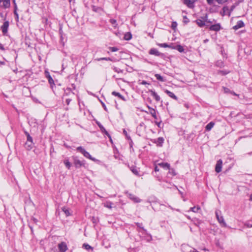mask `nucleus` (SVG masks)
<instances>
[{
	"label": "nucleus",
	"mask_w": 252,
	"mask_h": 252,
	"mask_svg": "<svg viewBox=\"0 0 252 252\" xmlns=\"http://www.w3.org/2000/svg\"><path fill=\"white\" fill-rule=\"evenodd\" d=\"M206 18H207V17H202L201 19H197L196 20V22L198 26L202 27L204 26H208L207 24L209 23V22L206 20Z\"/></svg>",
	"instance_id": "obj_1"
},
{
	"label": "nucleus",
	"mask_w": 252,
	"mask_h": 252,
	"mask_svg": "<svg viewBox=\"0 0 252 252\" xmlns=\"http://www.w3.org/2000/svg\"><path fill=\"white\" fill-rule=\"evenodd\" d=\"M234 6H232L231 7V9H229L227 6H225L223 8V15H228L229 16L231 14V11L233 10V8H234Z\"/></svg>",
	"instance_id": "obj_2"
},
{
	"label": "nucleus",
	"mask_w": 252,
	"mask_h": 252,
	"mask_svg": "<svg viewBox=\"0 0 252 252\" xmlns=\"http://www.w3.org/2000/svg\"><path fill=\"white\" fill-rule=\"evenodd\" d=\"M196 0H183V2L188 7L193 8L194 7V3Z\"/></svg>",
	"instance_id": "obj_3"
},
{
	"label": "nucleus",
	"mask_w": 252,
	"mask_h": 252,
	"mask_svg": "<svg viewBox=\"0 0 252 252\" xmlns=\"http://www.w3.org/2000/svg\"><path fill=\"white\" fill-rule=\"evenodd\" d=\"M222 161L221 159H219L216 165L215 171L217 173H219L221 170Z\"/></svg>",
	"instance_id": "obj_4"
},
{
	"label": "nucleus",
	"mask_w": 252,
	"mask_h": 252,
	"mask_svg": "<svg viewBox=\"0 0 252 252\" xmlns=\"http://www.w3.org/2000/svg\"><path fill=\"white\" fill-rule=\"evenodd\" d=\"M0 6L4 8L9 7L10 0H0Z\"/></svg>",
	"instance_id": "obj_5"
},
{
	"label": "nucleus",
	"mask_w": 252,
	"mask_h": 252,
	"mask_svg": "<svg viewBox=\"0 0 252 252\" xmlns=\"http://www.w3.org/2000/svg\"><path fill=\"white\" fill-rule=\"evenodd\" d=\"M8 26H9L8 21H5L4 22L3 25L1 27L2 32L4 34H5V33H7Z\"/></svg>",
	"instance_id": "obj_6"
},
{
	"label": "nucleus",
	"mask_w": 252,
	"mask_h": 252,
	"mask_svg": "<svg viewBox=\"0 0 252 252\" xmlns=\"http://www.w3.org/2000/svg\"><path fill=\"white\" fill-rule=\"evenodd\" d=\"M58 247L61 252H65L67 249L66 245L64 242L59 244Z\"/></svg>",
	"instance_id": "obj_7"
},
{
	"label": "nucleus",
	"mask_w": 252,
	"mask_h": 252,
	"mask_svg": "<svg viewBox=\"0 0 252 252\" xmlns=\"http://www.w3.org/2000/svg\"><path fill=\"white\" fill-rule=\"evenodd\" d=\"M128 197L135 203H138L141 201V200L138 197L131 193L128 194Z\"/></svg>",
	"instance_id": "obj_8"
},
{
	"label": "nucleus",
	"mask_w": 252,
	"mask_h": 252,
	"mask_svg": "<svg viewBox=\"0 0 252 252\" xmlns=\"http://www.w3.org/2000/svg\"><path fill=\"white\" fill-rule=\"evenodd\" d=\"M244 26V23H243V22L242 21H239L238 22L237 24L233 27V29H234L235 30H237L238 29L242 27H243Z\"/></svg>",
	"instance_id": "obj_9"
},
{
	"label": "nucleus",
	"mask_w": 252,
	"mask_h": 252,
	"mask_svg": "<svg viewBox=\"0 0 252 252\" xmlns=\"http://www.w3.org/2000/svg\"><path fill=\"white\" fill-rule=\"evenodd\" d=\"M220 29V26L219 24L212 25L210 27V30L214 31H219Z\"/></svg>",
	"instance_id": "obj_10"
},
{
	"label": "nucleus",
	"mask_w": 252,
	"mask_h": 252,
	"mask_svg": "<svg viewBox=\"0 0 252 252\" xmlns=\"http://www.w3.org/2000/svg\"><path fill=\"white\" fill-rule=\"evenodd\" d=\"M216 215L218 221H219V222L223 224L224 226H225L226 224L224 221L223 217H222V216L220 217L219 216L218 212H216Z\"/></svg>",
	"instance_id": "obj_11"
},
{
	"label": "nucleus",
	"mask_w": 252,
	"mask_h": 252,
	"mask_svg": "<svg viewBox=\"0 0 252 252\" xmlns=\"http://www.w3.org/2000/svg\"><path fill=\"white\" fill-rule=\"evenodd\" d=\"M160 167L167 169H170V164L167 162H161L158 164Z\"/></svg>",
	"instance_id": "obj_12"
},
{
	"label": "nucleus",
	"mask_w": 252,
	"mask_h": 252,
	"mask_svg": "<svg viewBox=\"0 0 252 252\" xmlns=\"http://www.w3.org/2000/svg\"><path fill=\"white\" fill-rule=\"evenodd\" d=\"M149 53L151 55H154L157 56H159L160 55V53L155 48L151 49L149 51Z\"/></svg>",
	"instance_id": "obj_13"
},
{
	"label": "nucleus",
	"mask_w": 252,
	"mask_h": 252,
	"mask_svg": "<svg viewBox=\"0 0 252 252\" xmlns=\"http://www.w3.org/2000/svg\"><path fill=\"white\" fill-rule=\"evenodd\" d=\"M165 93L168 95L169 96H170V97L175 99V100H177L178 99V98L172 92H171L170 91L167 90H166L164 91Z\"/></svg>",
	"instance_id": "obj_14"
},
{
	"label": "nucleus",
	"mask_w": 252,
	"mask_h": 252,
	"mask_svg": "<svg viewBox=\"0 0 252 252\" xmlns=\"http://www.w3.org/2000/svg\"><path fill=\"white\" fill-rule=\"evenodd\" d=\"M32 146H33L32 141H27V142L25 143V148L28 150H31L32 148Z\"/></svg>",
	"instance_id": "obj_15"
},
{
	"label": "nucleus",
	"mask_w": 252,
	"mask_h": 252,
	"mask_svg": "<svg viewBox=\"0 0 252 252\" xmlns=\"http://www.w3.org/2000/svg\"><path fill=\"white\" fill-rule=\"evenodd\" d=\"M112 95H115V96H118V97H119L121 99L124 100V101H126V98L123 96L120 93H118V92H116L115 91H114L112 93Z\"/></svg>",
	"instance_id": "obj_16"
},
{
	"label": "nucleus",
	"mask_w": 252,
	"mask_h": 252,
	"mask_svg": "<svg viewBox=\"0 0 252 252\" xmlns=\"http://www.w3.org/2000/svg\"><path fill=\"white\" fill-rule=\"evenodd\" d=\"M150 92L151 93V94L153 97H154L156 101H158L160 100V98L159 96L155 92L151 90L150 91Z\"/></svg>",
	"instance_id": "obj_17"
},
{
	"label": "nucleus",
	"mask_w": 252,
	"mask_h": 252,
	"mask_svg": "<svg viewBox=\"0 0 252 252\" xmlns=\"http://www.w3.org/2000/svg\"><path fill=\"white\" fill-rule=\"evenodd\" d=\"M74 164L76 167L79 168L83 165V163L78 159H75L74 161Z\"/></svg>",
	"instance_id": "obj_18"
},
{
	"label": "nucleus",
	"mask_w": 252,
	"mask_h": 252,
	"mask_svg": "<svg viewBox=\"0 0 252 252\" xmlns=\"http://www.w3.org/2000/svg\"><path fill=\"white\" fill-rule=\"evenodd\" d=\"M98 126H99V128H100L101 131L102 132L105 133L106 135H107L110 138V135L108 133V132L106 130V129L104 128V127L100 124H97Z\"/></svg>",
	"instance_id": "obj_19"
},
{
	"label": "nucleus",
	"mask_w": 252,
	"mask_h": 252,
	"mask_svg": "<svg viewBox=\"0 0 252 252\" xmlns=\"http://www.w3.org/2000/svg\"><path fill=\"white\" fill-rule=\"evenodd\" d=\"M215 123L213 122L209 123L205 127V129L207 131L210 130L214 126Z\"/></svg>",
	"instance_id": "obj_20"
},
{
	"label": "nucleus",
	"mask_w": 252,
	"mask_h": 252,
	"mask_svg": "<svg viewBox=\"0 0 252 252\" xmlns=\"http://www.w3.org/2000/svg\"><path fill=\"white\" fill-rule=\"evenodd\" d=\"M82 154L86 158H89L92 160H94V161L95 160V158H92L91 157V156L90 155V154L88 152H87V151H85Z\"/></svg>",
	"instance_id": "obj_21"
},
{
	"label": "nucleus",
	"mask_w": 252,
	"mask_h": 252,
	"mask_svg": "<svg viewBox=\"0 0 252 252\" xmlns=\"http://www.w3.org/2000/svg\"><path fill=\"white\" fill-rule=\"evenodd\" d=\"M130 170L132 172V173L134 174L137 176L139 175L138 169L135 166H131L130 167Z\"/></svg>",
	"instance_id": "obj_22"
},
{
	"label": "nucleus",
	"mask_w": 252,
	"mask_h": 252,
	"mask_svg": "<svg viewBox=\"0 0 252 252\" xmlns=\"http://www.w3.org/2000/svg\"><path fill=\"white\" fill-rule=\"evenodd\" d=\"M83 248H84V249L88 251L91 250V251L92 252L94 250V248L88 244H84L83 245Z\"/></svg>",
	"instance_id": "obj_23"
},
{
	"label": "nucleus",
	"mask_w": 252,
	"mask_h": 252,
	"mask_svg": "<svg viewBox=\"0 0 252 252\" xmlns=\"http://www.w3.org/2000/svg\"><path fill=\"white\" fill-rule=\"evenodd\" d=\"M149 109L150 110V113L152 115V116L155 118H157L156 116V112L154 109L151 108L150 107H149Z\"/></svg>",
	"instance_id": "obj_24"
},
{
	"label": "nucleus",
	"mask_w": 252,
	"mask_h": 252,
	"mask_svg": "<svg viewBox=\"0 0 252 252\" xmlns=\"http://www.w3.org/2000/svg\"><path fill=\"white\" fill-rule=\"evenodd\" d=\"M132 37V35L130 32H127L125 34L124 38L126 40H130Z\"/></svg>",
	"instance_id": "obj_25"
},
{
	"label": "nucleus",
	"mask_w": 252,
	"mask_h": 252,
	"mask_svg": "<svg viewBox=\"0 0 252 252\" xmlns=\"http://www.w3.org/2000/svg\"><path fill=\"white\" fill-rule=\"evenodd\" d=\"M112 202H109V201H107L106 203H104V206L106 208L111 209L112 208Z\"/></svg>",
	"instance_id": "obj_26"
},
{
	"label": "nucleus",
	"mask_w": 252,
	"mask_h": 252,
	"mask_svg": "<svg viewBox=\"0 0 252 252\" xmlns=\"http://www.w3.org/2000/svg\"><path fill=\"white\" fill-rule=\"evenodd\" d=\"M200 209V207L197 206V207H193L190 208V211H192L193 212L196 213Z\"/></svg>",
	"instance_id": "obj_27"
},
{
	"label": "nucleus",
	"mask_w": 252,
	"mask_h": 252,
	"mask_svg": "<svg viewBox=\"0 0 252 252\" xmlns=\"http://www.w3.org/2000/svg\"><path fill=\"white\" fill-rule=\"evenodd\" d=\"M155 76L158 80L161 82L164 81V80L163 79V77L160 75H159L158 74H155Z\"/></svg>",
	"instance_id": "obj_28"
},
{
	"label": "nucleus",
	"mask_w": 252,
	"mask_h": 252,
	"mask_svg": "<svg viewBox=\"0 0 252 252\" xmlns=\"http://www.w3.org/2000/svg\"><path fill=\"white\" fill-rule=\"evenodd\" d=\"M64 163L68 169L70 168L71 166V163H70L68 159H65L64 161Z\"/></svg>",
	"instance_id": "obj_29"
},
{
	"label": "nucleus",
	"mask_w": 252,
	"mask_h": 252,
	"mask_svg": "<svg viewBox=\"0 0 252 252\" xmlns=\"http://www.w3.org/2000/svg\"><path fill=\"white\" fill-rule=\"evenodd\" d=\"M63 211L65 213V214H66V216H68L70 215V213H69V210L65 208V207L63 208L62 209Z\"/></svg>",
	"instance_id": "obj_30"
},
{
	"label": "nucleus",
	"mask_w": 252,
	"mask_h": 252,
	"mask_svg": "<svg viewBox=\"0 0 252 252\" xmlns=\"http://www.w3.org/2000/svg\"><path fill=\"white\" fill-rule=\"evenodd\" d=\"M177 26V23H176V22H172V25H171V28L173 30H174V31L176 30Z\"/></svg>",
	"instance_id": "obj_31"
},
{
	"label": "nucleus",
	"mask_w": 252,
	"mask_h": 252,
	"mask_svg": "<svg viewBox=\"0 0 252 252\" xmlns=\"http://www.w3.org/2000/svg\"><path fill=\"white\" fill-rule=\"evenodd\" d=\"M95 60L97 61H99L101 60H105V61H112L111 59L110 58H101L95 59Z\"/></svg>",
	"instance_id": "obj_32"
},
{
	"label": "nucleus",
	"mask_w": 252,
	"mask_h": 252,
	"mask_svg": "<svg viewBox=\"0 0 252 252\" xmlns=\"http://www.w3.org/2000/svg\"><path fill=\"white\" fill-rule=\"evenodd\" d=\"M164 139L162 137H159L157 139V142L160 145H161L163 142Z\"/></svg>",
	"instance_id": "obj_33"
},
{
	"label": "nucleus",
	"mask_w": 252,
	"mask_h": 252,
	"mask_svg": "<svg viewBox=\"0 0 252 252\" xmlns=\"http://www.w3.org/2000/svg\"><path fill=\"white\" fill-rule=\"evenodd\" d=\"M25 134L27 137V141H32V137L30 136V134L27 132H25Z\"/></svg>",
	"instance_id": "obj_34"
},
{
	"label": "nucleus",
	"mask_w": 252,
	"mask_h": 252,
	"mask_svg": "<svg viewBox=\"0 0 252 252\" xmlns=\"http://www.w3.org/2000/svg\"><path fill=\"white\" fill-rule=\"evenodd\" d=\"M176 49L180 52H183L184 51V48L181 45H178Z\"/></svg>",
	"instance_id": "obj_35"
},
{
	"label": "nucleus",
	"mask_w": 252,
	"mask_h": 252,
	"mask_svg": "<svg viewBox=\"0 0 252 252\" xmlns=\"http://www.w3.org/2000/svg\"><path fill=\"white\" fill-rule=\"evenodd\" d=\"M77 150L81 152L82 154H83L85 151V150L81 146L77 147Z\"/></svg>",
	"instance_id": "obj_36"
},
{
	"label": "nucleus",
	"mask_w": 252,
	"mask_h": 252,
	"mask_svg": "<svg viewBox=\"0 0 252 252\" xmlns=\"http://www.w3.org/2000/svg\"><path fill=\"white\" fill-rule=\"evenodd\" d=\"M109 49L112 52H116V51H117L118 50V49L117 47H109Z\"/></svg>",
	"instance_id": "obj_37"
},
{
	"label": "nucleus",
	"mask_w": 252,
	"mask_h": 252,
	"mask_svg": "<svg viewBox=\"0 0 252 252\" xmlns=\"http://www.w3.org/2000/svg\"><path fill=\"white\" fill-rule=\"evenodd\" d=\"M169 173L171 174L173 176L176 175V174L174 169L170 168V169H169Z\"/></svg>",
	"instance_id": "obj_38"
},
{
	"label": "nucleus",
	"mask_w": 252,
	"mask_h": 252,
	"mask_svg": "<svg viewBox=\"0 0 252 252\" xmlns=\"http://www.w3.org/2000/svg\"><path fill=\"white\" fill-rule=\"evenodd\" d=\"M228 0H216V1L220 4H222Z\"/></svg>",
	"instance_id": "obj_39"
},
{
	"label": "nucleus",
	"mask_w": 252,
	"mask_h": 252,
	"mask_svg": "<svg viewBox=\"0 0 252 252\" xmlns=\"http://www.w3.org/2000/svg\"><path fill=\"white\" fill-rule=\"evenodd\" d=\"M159 45L161 47H164V48L169 47V46L168 44H167L166 43L160 44H159Z\"/></svg>",
	"instance_id": "obj_40"
},
{
	"label": "nucleus",
	"mask_w": 252,
	"mask_h": 252,
	"mask_svg": "<svg viewBox=\"0 0 252 252\" xmlns=\"http://www.w3.org/2000/svg\"><path fill=\"white\" fill-rule=\"evenodd\" d=\"M123 132L128 139H130V137L128 136L127 133L125 129H123Z\"/></svg>",
	"instance_id": "obj_41"
},
{
	"label": "nucleus",
	"mask_w": 252,
	"mask_h": 252,
	"mask_svg": "<svg viewBox=\"0 0 252 252\" xmlns=\"http://www.w3.org/2000/svg\"><path fill=\"white\" fill-rule=\"evenodd\" d=\"M219 73L222 75H225L228 73V72H226L223 70H220L219 71Z\"/></svg>",
	"instance_id": "obj_42"
},
{
	"label": "nucleus",
	"mask_w": 252,
	"mask_h": 252,
	"mask_svg": "<svg viewBox=\"0 0 252 252\" xmlns=\"http://www.w3.org/2000/svg\"><path fill=\"white\" fill-rule=\"evenodd\" d=\"M49 83L51 85L52 84H54V80L52 79V78H51L48 79Z\"/></svg>",
	"instance_id": "obj_43"
},
{
	"label": "nucleus",
	"mask_w": 252,
	"mask_h": 252,
	"mask_svg": "<svg viewBox=\"0 0 252 252\" xmlns=\"http://www.w3.org/2000/svg\"><path fill=\"white\" fill-rule=\"evenodd\" d=\"M45 73L46 74V77H47L48 79L52 78L51 76H50V75L49 74V72L46 71Z\"/></svg>",
	"instance_id": "obj_44"
},
{
	"label": "nucleus",
	"mask_w": 252,
	"mask_h": 252,
	"mask_svg": "<svg viewBox=\"0 0 252 252\" xmlns=\"http://www.w3.org/2000/svg\"><path fill=\"white\" fill-rule=\"evenodd\" d=\"M223 89L224 90V92L226 93H228L230 92V90L229 89L227 88H225V87H223Z\"/></svg>",
	"instance_id": "obj_45"
},
{
	"label": "nucleus",
	"mask_w": 252,
	"mask_h": 252,
	"mask_svg": "<svg viewBox=\"0 0 252 252\" xmlns=\"http://www.w3.org/2000/svg\"><path fill=\"white\" fill-rule=\"evenodd\" d=\"M110 21L112 25H115L116 23V21L114 19H110Z\"/></svg>",
	"instance_id": "obj_46"
},
{
	"label": "nucleus",
	"mask_w": 252,
	"mask_h": 252,
	"mask_svg": "<svg viewBox=\"0 0 252 252\" xmlns=\"http://www.w3.org/2000/svg\"><path fill=\"white\" fill-rule=\"evenodd\" d=\"M222 64H223V63H222V62H218L217 63V65H218V66H220H220H221L222 65Z\"/></svg>",
	"instance_id": "obj_47"
},
{
	"label": "nucleus",
	"mask_w": 252,
	"mask_h": 252,
	"mask_svg": "<svg viewBox=\"0 0 252 252\" xmlns=\"http://www.w3.org/2000/svg\"><path fill=\"white\" fill-rule=\"evenodd\" d=\"M207 2L209 4H212L213 3L214 0H207Z\"/></svg>",
	"instance_id": "obj_48"
},
{
	"label": "nucleus",
	"mask_w": 252,
	"mask_h": 252,
	"mask_svg": "<svg viewBox=\"0 0 252 252\" xmlns=\"http://www.w3.org/2000/svg\"><path fill=\"white\" fill-rule=\"evenodd\" d=\"M101 104H102V105L104 110L107 111V108H106L105 104L103 102H101Z\"/></svg>",
	"instance_id": "obj_49"
},
{
	"label": "nucleus",
	"mask_w": 252,
	"mask_h": 252,
	"mask_svg": "<svg viewBox=\"0 0 252 252\" xmlns=\"http://www.w3.org/2000/svg\"><path fill=\"white\" fill-rule=\"evenodd\" d=\"M70 101H71V99H67L66 100V101H66V104H67V105H68V104H69V103H70Z\"/></svg>",
	"instance_id": "obj_50"
},
{
	"label": "nucleus",
	"mask_w": 252,
	"mask_h": 252,
	"mask_svg": "<svg viewBox=\"0 0 252 252\" xmlns=\"http://www.w3.org/2000/svg\"><path fill=\"white\" fill-rule=\"evenodd\" d=\"M184 22L185 23H188L189 22L188 20V18H187V17H184Z\"/></svg>",
	"instance_id": "obj_51"
},
{
	"label": "nucleus",
	"mask_w": 252,
	"mask_h": 252,
	"mask_svg": "<svg viewBox=\"0 0 252 252\" xmlns=\"http://www.w3.org/2000/svg\"><path fill=\"white\" fill-rule=\"evenodd\" d=\"M0 49L2 50H4V48L3 45L0 43Z\"/></svg>",
	"instance_id": "obj_52"
},
{
	"label": "nucleus",
	"mask_w": 252,
	"mask_h": 252,
	"mask_svg": "<svg viewBox=\"0 0 252 252\" xmlns=\"http://www.w3.org/2000/svg\"><path fill=\"white\" fill-rule=\"evenodd\" d=\"M155 171H156V172L159 171V169L158 168L157 166H155Z\"/></svg>",
	"instance_id": "obj_53"
},
{
	"label": "nucleus",
	"mask_w": 252,
	"mask_h": 252,
	"mask_svg": "<svg viewBox=\"0 0 252 252\" xmlns=\"http://www.w3.org/2000/svg\"><path fill=\"white\" fill-rule=\"evenodd\" d=\"M33 221L35 223H36V222L37 221V219H35V218H33Z\"/></svg>",
	"instance_id": "obj_54"
},
{
	"label": "nucleus",
	"mask_w": 252,
	"mask_h": 252,
	"mask_svg": "<svg viewBox=\"0 0 252 252\" xmlns=\"http://www.w3.org/2000/svg\"><path fill=\"white\" fill-rule=\"evenodd\" d=\"M0 64L3 65L4 64V63L3 62L0 61Z\"/></svg>",
	"instance_id": "obj_55"
},
{
	"label": "nucleus",
	"mask_w": 252,
	"mask_h": 252,
	"mask_svg": "<svg viewBox=\"0 0 252 252\" xmlns=\"http://www.w3.org/2000/svg\"><path fill=\"white\" fill-rule=\"evenodd\" d=\"M79 18L81 19L82 17H78L76 19L77 21H79Z\"/></svg>",
	"instance_id": "obj_56"
},
{
	"label": "nucleus",
	"mask_w": 252,
	"mask_h": 252,
	"mask_svg": "<svg viewBox=\"0 0 252 252\" xmlns=\"http://www.w3.org/2000/svg\"><path fill=\"white\" fill-rule=\"evenodd\" d=\"M250 200L251 201H252V194L250 195Z\"/></svg>",
	"instance_id": "obj_57"
},
{
	"label": "nucleus",
	"mask_w": 252,
	"mask_h": 252,
	"mask_svg": "<svg viewBox=\"0 0 252 252\" xmlns=\"http://www.w3.org/2000/svg\"><path fill=\"white\" fill-rule=\"evenodd\" d=\"M137 226H138V227H141V224H140V223H137Z\"/></svg>",
	"instance_id": "obj_58"
},
{
	"label": "nucleus",
	"mask_w": 252,
	"mask_h": 252,
	"mask_svg": "<svg viewBox=\"0 0 252 252\" xmlns=\"http://www.w3.org/2000/svg\"><path fill=\"white\" fill-rule=\"evenodd\" d=\"M142 84H146V82L145 81H143L142 82Z\"/></svg>",
	"instance_id": "obj_59"
},
{
	"label": "nucleus",
	"mask_w": 252,
	"mask_h": 252,
	"mask_svg": "<svg viewBox=\"0 0 252 252\" xmlns=\"http://www.w3.org/2000/svg\"><path fill=\"white\" fill-rule=\"evenodd\" d=\"M75 0H68L69 2L70 3L72 1H74Z\"/></svg>",
	"instance_id": "obj_60"
},
{
	"label": "nucleus",
	"mask_w": 252,
	"mask_h": 252,
	"mask_svg": "<svg viewBox=\"0 0 252 252\" xmlns=\"http://www.w3.org/2000/svg\"><path fill=\"white\" fill-rule=\"evenodd\" d=\"M208 41V39H206V40H205L204 41V42H207Z\"/></svg>",
	"instance_id": "obj_61"
},
{
	"label": "nucleus",
	"mask_w": 252,
	"mask_h": 252,
	"mask_svg": "<svg viewBox=\"0 0 252 252\" xmlns=\"http://www.w3.org/2000/svg\"><path fill=\"white\" fill-rule=\"evenodd\" d=\"M18 18H19V17H18V16H17V17H16L17 21H18Z\"/></svg>",
	"instance_id": "obj_62"
},
{
	"label": "nucleus",
	"mask_w": 252,
	"mask_h": 252,
	"mask_svg": "<svg viewBox=\"0 0 252 252\" xmlns=\"http://www.w3.org/2000/svg\"><path fill=\"white\" fill-rule=\"evenodd\" d=\"M15 14L16 15V16H18V14L16 13V12L15 11Z\"/></svg>",
	"instance_id": "obj_63"
},
{
	"label": "nucleus",
	"mask_w": 252,
	"mask_h": 252,
	"mask_svg": "<svg viewBox=\"0 0 252 252\" xmlns=\"http://www.w3.org/2000/svg\"><path fill=\"white\" fill-rule=\"evenodd\" d=\"M233 94H234V95H237L235 93H233Z\"/></svg>",
	"instance_id": "obj_64"
}]
</instances>
